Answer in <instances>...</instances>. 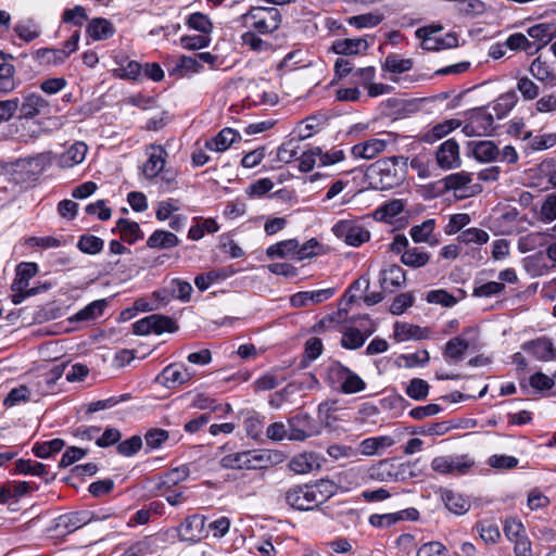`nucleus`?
Instances as JSON below:
<instances>
[{
  "instance_id": "obj_47",
  "label": "nucleus",
  "mask_w": 556,
  "mask_h": 556,
  "mask_svg": "<svg viewBox=\"0 0 556 556\" xmlns=\"http://www.w3.org/2000/svg\"><path fill=\"white\" fill-rule=\"evenodd\" d=\"M65 445L62 439H53L51 441L35 443L31 451L39 458H49L55 453H59Z\"/></svg>"
},
{
  "instance_id": "obj_1",
  "label": "nucleus",
  "mask_w": 556,
  "mask_h": 556,
  "mask_svg": "<svg viewBox=\"0 0 556 556\" xmlns=\"http://www.w3.org/2000/svg\"><path fill=\"white\" fill-rule=\"evenodd\" d=\"M408 157L390 156L378 160L370 166V173L375 180V188L389 190L400 186L406 177Z\"/></svg>"
},
{
  "instance_id": "obj_60",
  "label": "nucleus",
  "mask_w": 556,
  "mask_h": 556,
  "mask_svg": "<svg viewBox=\"0 0 556 556\" xmlns=\"http://www.w3.org/2000/svg\"><path fill=\"white\" fill-rule=\"evenodd\" d=\"M471 180V174L463 170L446 176L444 178V184L446 189L458 191L467 187Z\"/></svg>"
},
{
  "instance_id": "obj_20",
  "label": "nucleus",
  "mask_w": 556,
  "mask_h": 556,
  "mask_svg": "<svg viewBox=\"0 0 556 556\" xmlns=\"http://www.w3.org/2000/svg\"><path fill=\"white\" fill-rule=\"evenodd\" d=\"M88 147L83 141L74 142L65 152L58 157V165L61 168H71L84 162Z\"/></svg>"
},
{
  "instance_id": "obj_33",
  "label": "nucleus",
  "mask_w": 556,
  "mask_h": 556,
  "mask_svg": "<svg viewBox=\"0 0 556 556\" xmlns=\"http://www.w3.org/2000/svg\"><path fill=\"white\" fill-rule=\"evenodd\" d=\"M529 72L540 81H549L556 85V75L554 74L553 67L547 61L543 60L541 55L532 61Z\"/></svg>"
},
{
  "instance_id": "obj_50",
  "label": "nucleus",
  "mask_w": 556,
  "mask_h": 556,
  "mask_svg": "<svg viewBox=\"0 0 556 556\" xmlns=\"http://www.w3.org/2000/svg\"><path fill=\"white\" fill-rule=\"evenodd\" d=\"M14 31L26 42L35 40L40 35V28L33 20L18 22L14 26Z\"/></svg>"
},
{
  "instance_id": "obj_5",
  "label": "nucleus",
  "mask_w": 556,
  "mask_h": 556,
  "mask_svg": "<svg viewBox=\"0 0 556 556\" xmlns=\"http://www.w3.org/2000/svg\"><path fill=\"white\" fill-rule=\"evenodd\" d=\"M358 321H364L361 323V328L351 325L342 332L341 345L346 350H357L362 348L367 338L377 329L376 324L368 315L358 316Z\"/></svg>"
},
{
  "instance_id": "obj_51",
  "label": "nucleus",
  "mask_w": 556,
  "mask_h": 556,
  "mask_svg": "<svg viewBox=\"0 0 556 556\" xmlns=\"http://www.w3.org/2000/svg\"><path fill=\"white\" fill-rule=\"evenodd\" d=\"M104 247V241L93 235H83L80 236L77 248L86 253V254H97L102 251Z\"/></svg>"
},
{
  "instance_id": "obj_41",
  "label": "nucleus",
  "mask_w": 556,
  "mask_h": 556,
  "mask_svg": "<svg viewBox=\"0 0 556 556\" xmlns=\"http://www.w3.org/2000/svg\"><path fill=\"white\" fill-rule=\"evenodd\" d=\"M35 59L43 65H60L66 61V53L61 49L41 48L36 51Z\"/></svg>"
},
{
  "instance_id": "obj_16",
  "label": "nucleus",
  "mask_w": 556,
  "mask_h": 556,
  "mask_svg": "<svg viewBox=\"0 0 556 556\" xmlns=\"http://www.w3.org/2000/svg\"><path fill=\"white\" fill-rule=\"evenodd\" d=\"M285 498L288 505L299 510H312L315 508L307 484L290 488L286 492Z\"/></svg>"
},
{
  "instance_id": "obj_9",
  "label": "nucleus",
  "mask_w": 556,
  "mask_h": 556,
  "mask_svg": "<svg viewBox=\"0 0 556 556\" xmlns=\"http://www.w3.org/2000/svg\"><path fill=\"white\" fill-rule=\"evenodd\" d=\"M471 466L466 456H438L431 462L432 470L442 475H464Z\"/></svg>"
},
{
  "instance_id": "obj_12",
  "label": "nucleus",
  "mask_w": 556,
  "mask_h": 556,
  "mask_svg": "<svg viewBox=\"0 0 556 556\" xmlns=\"http://www.w3.org/2000/svg\"><path fill=\"white\" fill-rule=\"evenodd\" d=\"M148 160L143 164L142 172L146 178H155L164 168L167 151L160 144H151L148 150Z\"/></svg>"
},
{
  "instance_id": "obj_3",
  "label": "nucleus",
  "mask_w": 556,
  "mask_h": 556,
  "mask_svg": "<svg viewBox=\"0 0 556 556\" xmlns=\"http://www.w3.org/2000/svg\"><path fill=\"white\" fill-rule=\"evenodd\" d=\"M270 456L265 451H243L225 455L220 466L225 469L256 470L267 466Z\"/></svg>"
},
{
  "instance_id": "obj_38",
  "label": "nucleus",
  "mask_w": 556,
  "mask_h": 556,
  "mask_svg": "<svg viewBox=\"0 0 556 556\" xmlns=\"http://www.w3.org/2000/svg\"><path fill=\"white\" fill-rule=\"evenodd\" d=\"M116 228L121 233V238L129 244L135 243L142 237V231L138 223L119 218L116 223Z\"/></svg>"
},
{
  "instance_id": "obj_64",
  "label": "nucleus",
  "mask_w": 556,
  "mask_h": 556,
  "mask_svg": "<svg viewBox=\"0 0 556 556\" xmlns=\"http://www.w3.org/2000/svg\"><path fill=\"white\" fill-rule=\"evenodd\" d=\"M29 395L30 392L26 386H18L8 393L3 400V405L7 407H12L22 402H27L29 400Z\"/></svg>"
},
{
  "instance_id": "obj_28",
  "label": "nucleus",
  "mask_w": 556,
  "mask_h": 556,
  "mask_svg": "<svg viewBox=\"0 0 556 556\" xmlns=\"http://www.w3.org/2000/svg\"><path fill=\"white\" fill-rule=\"evenodd\" d=\"M189 476V468L187 466H180L174 469L168 470L159 477V482L156 484L157 490H169L173 486H176L180 482L185 481Z\"/></svg>"
},
{
  "instance_id": "obj_8",
  "label": "nucleus",
  "mask_w": 556,
  "mask_h": 556,
  "mask_svg": "<svg viewBox=\"0 0 556 556\" xmlns=\"http://www.w3.org/2000/svg\"><path fill=\"white\" fill-rule=\"evenodd\" d=\"M329 372L341 383V391L345 394L357 393L366 388V383L357 374L340 363L332 364Z\"/></svg>"
},
{
  "instance_id": "obj_30",
  "label": "nucleus",
  "mask_w": 556,
  "mask_h": 556,
  "mask_svg": "<svg viewBox=\"0 0 556 556\" xmlns=\"http://www.w3.org/2000/svg\"><path fill=\"white\" fill-rule=\"evenodd\" d=\"M349 311L338 303V309L331 314L326 315L318 323V326L324 329H328L333 325H341L349 323L354 325L358 323V316H350Z\"/></svg>"
},
{
  "instance_id": "obj_34",
  "label": "nucleus",
  "mask_w": 556,
  "mask_h": 556,
  "mask_svg": "<svg viewBox=\"0 0 556 556\" xmlns=\"http://www.w3.org/2000/svg\"><path fill=\"white\" fill-rule=\"evenodd\" d=\"M394 440L389 435L367 438L359 443V451L363 455L371 456L379 453V450L390 447Z\"/></svg>"
},
{
  "instance_id": "obj_59",
  "label": "nucleus",
  "mask_w": 556,
  "mask_h": 556,
  "mask_svg": "<svg viewBox=\"0 0 556 556\" xmlns=\"http://www.w3.org/2000/svg\"><path fill=\"white\" fill-rule=\"evenodd\" d=\"M151 317L154 318V323H152L153 333L162 334L163 332H176L178 330L176 321L168 316L152 314Z\"/></svg>"
},
{
  "instance_id": "obj_4",
  "label": "nucleus",
  "mask_w": 556,
  "mask_h": 556,
  "mask_svg": "<svg viewBox=\"0 0 556 556\" xmlns=\"http://www.w3.org/2000/svg\"><path fill=\"white\" fill-rule=\"evenodd\" d=\"M379 136L380 137L370 138L354 144L351 149L353 156L356 159L371 160L384 152L388 147H394L399 137L394 132H382Z\"/></svg>"
},
{
  "instance_id": "obj_56",
  "label": "nucleus",
  "mask_w": 556,
  "mask_h": 556,
  "mask_svg": "<svg viewBox=\"0 0 556 556\" xmlns=\"http://www.w3.org/2000/svg\"><path fill=\"white\" fill-rule=\"evenodd\" d=\"M153 541L146 536L128 546L121 556H147L153 553Z\"/></svg>"
},
{
  "instance_id": "obj_37",
  "label": "nucleus",
  "mask_w": 556,
  "mask_h": 556,
  "mask_svg": "<svg viewBox=\"0 0 556 556\" xmlns=\"http://www.w3.org/2000/svg\"><path fill=\"white\" fill-rule=\"evenodd\" d=\"M518 96L516 91L509 90L501 94L493 104V111L498 119L504 118L517 104Z\"/></svg>"
},
{
  "instance_id": "obj_36",
  "label": "nucleus",
  "mask_w": 556,
  "mask_h": 556,
  "mask_svg": "<svg viewBox=\"0 0 556 556\" xmlns=\"http://www.w3.org/2000/svg\"><path fill=\"white\" fill-rule=\"evenodd\" d=\"M298 245L299 241L296 239L283 240L269 245L266 250V255L269 258L293 256L296 260Z\"/></svg>"
},
{
  "instance_id": "obj_10",
  "label": "nucleus",
  "mask_w": 556,
  "mask_h": 556,
  "mask_svg": "<svg viewBox=\"0 0 556 556\" xmlns=\"http://www.w3.org/2000/svg\"><path fill=\"white\" fill-rule=\"evenodd\" d=\"M291 441H304L317 433L314 419L306 413H299L288 419Z\"/></svg>"
},
{
  "instance_id": "obj_53",
  "label": "nucleus",
  "mask_w": 556,
  "mask_h": 556,
  "mask_svg": "<svg viewBox=\"0 0 556 556\" xmlns=\"http://www.w3.org/2000/svg\"><path fill=\"white\" fill-rule=\"evenodd\" d=\"M429 383L420 378H414L406 388V394L416 401L425 400L429 393Z\"/></svg>"
},
{
  "instance_id": "obj_19",
  "label": "nucleus",
  "mask_w": 556,
  "mask_h": 556,
  "mask_svg": "<svg viewBox=\"0 0 556 556\" xmlns=\"http://www.w3.org/2000/svg\"><path fill=\"white\" fill-rule=\"evenodd\" d=\"M380 286L386 292H394L406 281L405 271L399 265H390L380 273Z\"/></svg>"
},
{
  "instance_id": "obj_45",
  "label": "nucleus",
  "mask_w": 556,
  "mask_h": 556,
  "mask_svg": "<svg viewBox=\"0 0 556 556\" xmlns=\"http://www.w3.org/2000/svg\"><path fill=\"white\" fill-rule=\"evenodd\" d=\"M536 218L544 224L556 220V193H549L544 198Z\"/></svg>"
},
{
  "instance_id": "obj_35",
  "label": "nucleus",
  "mask_w": 556,
  "mask_h": 556,
  "mask_svg": "<svg viewBox=\"0 0 556 556\" xmlns=\"http://www.w3.org/2000/svg\"><path fill=\"white\" fill-rule=\"evenodd\" d=\"M430 261V254L421 248L410 247L409 250L404 251L401 256V262L412 268H420L426 266Z\"/></svg>"
},
{
  "instance_id": "obj_52",
  "label": "nucleus",
  "mask_w": 556,
  "mask_h": 556,
  "mask_svg": "<svg viewBox=\"0 0 556 556\" xmlns=\"http://www.w3.org/2000/svg\"><path fill=\"white\" fill-rule=\"evenodd\" d=\"M434 219H426L420 225L410 228L409 235L415 242H428L434 230Z\"/></svg>"
},
{
  "instance_id": "obj_21",
  "label": "nucleus",
  "mask_w": 556,
  "mask_h": 556,
  "mask_svg": "<svg viewBox=\"0 0 556 556\" xmlns=\"http://www.w3.org/2000/svg\"><path fill=\"white\" fill-rule=\"evenodd\" d=\"M522 349L533 354L540 361H551L556 357L554 343L548 338H539L536 340L526 342Z\"/></svg>"
},
{
  "instance_id": "obj_29",
  "label": "nucleus",
  "mask_w": 556,
  "mask_h": 556,
  "mask_svg": "<svg viewBox=\"0 0 556 556\" xmlns=\"http://www.w3.org/2000/svg\"><path fill=\"white\" fill-rule=\"evenodd\" d=\"M469 146L479 162H493L500 157V150L492 141L470 142Z\"/></svg>"
},
{
  "instance_id": "obj_43",
  "label": "nucleus",
  "mask_w": 556,
  "mask_h": 556,
  "mask_svg": "<svg viewBox=\"0 0 556 556\" xmlns=\"http://www.w3.org/2000/svg\"><path fill=\"white\" fill-rule=\"evenodd\" d=\"M106 300H97L85 306L83 309L77 312L74 316L76 321H87L96 319L97 317L103 314L104 308L106 307Z\"/></svg>"
},
{
  "instance_id": "obj_32",
  "label": "nucleus",
  "mask_w": 556,
  "mask_h": 556,
  "mask_svg": "<svg viewBox=\"0 0 556 556\" xmlns=\"http://www.w3.org/2000/svg\"><path fill=\"white\" fill-rule=\"evenodd\" d=\"M178 237L166 230H155L147 240V245L151 249H172L179 244Z\"/></svg>"
},
{
  "instance_id": "obj_22",
  "label": "nucleus",
  "mask_w": 556,
  "mask_h": 556,
  "mask_svg": "<svg viewBox=\"0 0 556 556\" xmlns=\"http://www.w3.org/2000/svg\"><path fill=\"white\" fill-rule=\"evenodd\" d=\"M312 493L315 508L327 502L338 492V485L329 479H319L313 484H307Z\"/></svg>"
},
{
  "instance_id": "obj_39",
  "label": "nucleus",
  "mask_w": 556,
  "mask_h": 556,
  "mask_svg": "<svg viewBox=\"0 0 556 556\" xmlns=\"http://www.w3.org/2000/svg\"><path fill=\"white\" fill-rule=\"evenodd\" d=\"M468 348L469 343L463 337H455L446 342L443 355L445 358L459 362L464 358Z\"/></svg>"
},
{
  "instance_id": "obj_26",
  "label": "nucleus",
  "mask_w": 556,
  "mask_h": 556,
  "mask_svg": "<svg viewBox=\"0 0 556 556\" xmlns=\"http://www.w3.org/2000/svg\"><path fill=\"white\" fill-rule=\"evenodd\" d=\"M428 337V330L420 326L396 321L394 324V339L399 342L421 340Z\"/></svg>"
},
{
  "instance_id": "obj_6",
  "label": "nucleus",
  "mask_w": 556,
  "mask_h": 556,
  "mask_svg": "<svg viewBox=\"0 0 556 556\" xmlns=\"http://www.w3.org/2000/svg\"><path fill=\"white\" fill-rule=\"evenodd\" d=\"M332 231L337 238L352 247H359L370 239V232L357 220H339L333 225Z\"/></svg>"
},
{
  "instance_id": "obj_57",
  "label": "nucleus",
  "mask_w": 556,
  "mask_h": 556,
  "mask_svg": "<svg viewBox=\"0 0 556 556\" xmlns=\"http://www.w3.org/2000/svg\"><path fill=\"white\" fill-rule=\"evenodd\" d=\"M517 90L521 93L525 101H532L536 99L540 93L539 86L528 76L518 79Z\"/></svg>"
},
{
  "instance_id": "obj_14",
  "label": "nucleus",
  "mask_w": 556,
  "mask_h": 556,
  "mask_svg": "<svg viewBox=\"0 0 556 556\" xmlns=\"http://www.w3.org/2000/svg\"><path fill=\"white\" fill-rule=\"evenodd\" d=\"M194 377V372L184 365L170 364L166 366L161 375L163 386L167 389H173L184 383L191 381Z\"/></svg>"
},
{
  "instance_id": "obj_62",
  "label": "nucleus",
  "mask_w": 556,
  "mask_h": 556,
  "mask_svg": "<svg viewBox=\"0 0 556 556\" xmlns=\"http://www.w3.org/2000/svg\"><path fill=\"white\" fill-rule=\"evenodd\" d=\"M87 18L88 15L86 10L81 5H75L73 9H66L62 14L63 23L73 24L78 27H80Z\"/></svg>"
},
{
  "instance_id": "obj_13",
  "label": "nucleus",
  "mask_w": 556,
  "mask_h": 556,
  "mask_svg": "<svg viewBox=\"0 0 556 556\" xmlns=\"http://www.w3.org/2000/svg\"><path fill=\"white\" fill-rule=\"evenodd\" d=\"M435 159L442 169H452L460 165L459 146L455 139H448L440 144Z\"/></svg>"
},
{
  "instance_id": "obj_44",
  "label": "nucleus",
  "mask_w": 556,
  "mask_h": 556,
  "mask_svg": "<svg viewBox=\"0 0 556 556\" xmlns=\"http://www.w3.org/2000/svg\"><path fill=\"white\" fill-rule=\"evenodd\" d=\"M191 406L198 409H211L212 412L223 410L225 414H228L232 410L229 404H216L214 399L204 393L195 394Z\"/></svg>"
},
{
  "instance_id": "obj_18",
  "label": "nucleus",
  "mask_w": 556,
  "mask_h": 556,
  "mask_svg": "<svg viewBox=\"0 0 556 556\" xmlns=\"http://www.w3.org/2000/svg\"><path fill=\"white\" fill-rule=\"evenodd\" d=\"M334 288L298 292L291 295L290 304L293 307H303L308 303L319 304L329 300L334 294Z\"/></svg>"
},
{
  "instance_id": "obj_58",
  "label": "nucleus",
  "mask_w": 556,
  "mask_h": 556,
  "mask_svg": "<svg viewBox=\"0 0 556 556\" xmlns=\"http://www.w3.org/2000/svg\"><path fill=\"white\" fill-rule=\"evenodd\" d=\"M403 208H404V206H403L402 201L393 200V201L384 204L383 206L377 208L375 211L374 216L378 220L391 219V218L397 216L403 211Z\"/></svg>"
},
{
  "instance_id": "obj_27",
  "label": "nucleus",
  "mask_w": 556,
  "mask_h": 556,
  "mask_svg": "<svg viewBox=\"0 0 556 556\" xmlns=\"http://www.w3.org/2000/svg\"><path fill=\"white\" fill-rule=\"evenodd\" d=\"M116 29L114 25L104 17L92 18L86 28V33L93 40H106L115 34Z\"/></svg>"
},
{
  "instance_id": "obj_61",
  "label": "nucleus",
  "mask_w": 556,
  "mask_h": 556,
  "mask_svg": "<svg viewBox=\"0 0 556 556\" xmlns=\"http://www.w3.org/2000/svg\"><path fill=\"white\" fill-rule=\"evenodd\" d=\"M299 149V140L291 139L287 142H283L277 149V161L282 163H290L296 157Z\"/></svg>"
},
{
  "instance_id": "obj_11",
  "label": "nucleus",
  "mask_w": 556,
  "mask_h": 556,
  "mask_svg": "<svg viewBox=\"0 0 556 556\" xmlns=\"http://www.w3.org/2000/svg\"><path fill=\"white\" fill-rule=\"evenodd\" d=\"M181 541L198 542L205 536V518L200 515L187 517L178 527Z\"/></svg>"
},
{
  "instance_id": "obj_63",
  "label": "nucleus",
  "mask_w": 556,
  "mask_h": 556,
  "mask_svg": "<svg viewBox=\"0 0 556 556\" xmlns=\"http://www.w3.org/2000/svg\"><path fill=\"white\" fill-rule=\"evenodd\" d=\"M427 301L429 303L440 304L444 307H452L457 303V299L446 290L438 289L428 292Z\"/></svg>"
},
{
  "instance_id": "obj_42",
  "label": "nucleus",
  "mask_w": 556,
  "mask_h": 556,
  "mask_svg": "<svg viewBox=\"0 0 556 556\" xmlns=\"http://www.w3.org/2000/svg\"><path fill=\"white\" fill-rule=\"evenodd\" d=\"M241 40L243 46L257 53L268 52L273 49V45L269 41L262 39L258 34L253 30H248L242 34Z\"/></svg>"
},
{
  "instance_id": "obj_17",
  "label": "nucleus",
  "mask_w": 556,
  "mask_h": 556,
  "mask_svg": "<svg viewBox=\"0 0 556 556\" xmlns=\"http://www.w3.org/2000/svg\"><path fill=\"white\" fill-rule=\"evenodd\" d=\"M20 118H34L37 115L49 113V102L38 93L24 97L18 106Z\"/></svg>"
},
{
  "instance_id": "obj_54",
  "label": "nucleus",
  "mask_w": 556,
  "mask_h": 556,
  "mask_svg": "<svg viewBox=\"0 0 556 556\" xmlns=\"http://www.w3.org/2000/svg\"><path fill=\"white\" fill-rule=\"evenodd\" d=\"M187 25L205 35H208L213 29V24L208 16L201 12L190 14L187 20Z\"/></svg>"
},
{
  "instance_id": "obj_46",
  "label": "nucleus",
  "mask_w": 556,
  "mask_h": 556,
  "mask_svg": "<svg viewBox=\"0 0 556 556\" xmlns=\"http://www.w3.org/2000/svg\"><path fill=\"white\" fill-rule=\"evenodd\" d=\"M457 239L460 243H464L467 245H470V244L483 245L489 241L490 236L485 230L472 227V228L463 230Z\"/></svg>"
},
{
  "instance_id": "obj_49",
  "label": "nucleus",
  "mask_w": 556,
  "mask_h": 556,
  "mask_svg": "<svg viewBox=\"0 0 556 556\" xmlns=\"http://www.w3.org/2000/svg\"><path fill=\"white\" fill-rule=\"evenodd\" d=\"M170 295L173 299L180 300L184 303H187L191 299L192 286L180 278H174L169 283Z\"/></svg>"
},
{
  "instance_id": "obj_7",
  "label": "nucleus",
  "mask_w": 556,
  "mask_h": 556,
  "mask_svg": "<svg viewBox=\"0 0 556 556\" xmlns=\"http://www.w3.org/2000/svg\"><path fill=\"white\" fill-rule=\"evenodd\" d=\"M495 129L493 115L484 108H478L470 113L463 132L467 137L492 136Z\"/></svg>"
},
{
  "instance_id": "obj_2",
  "label": "nucleus",
  "mask_w": 556,
  "mask_h": 556,
  "mask_svg": "<svg viewBox=\"0 0 556 556\" xmlns=\"http://www.w3.org/2000/svg\"><path fill=\"white\" fill-rule=\"evenodd\" d=\"M281 18L280 11L274 7L251 8L239 17L244 26L250 27L260 35H268L276 31L280 27Z\"/></svg>"
},
{
  "instance_id": "obj_31",
  "label": "nucleus",
  "mask_w": 556,
  "mask_h": 556,
  "mask_svg": "<svg viewBox=\"0 0 556 556\" xmlns=\"http://www.w3.org/2000/svg\"><path fill=\"white\" fill-rule=\"evenodd\" d=\"M368 47L367 41L362 38L354 39H339L336 40L332 45V50L337 54L341 55H352L357 54L362 50H366Z\"/></svg>"
},
{
  "instance_id": "obj_55",
  "label": "nucleus",
  "mask_w": 556,
  "mask_h": 556,
  "mask_svg": "<svg viewBox=\"0 0 556 556\" xmlns=\"http://www.w3.org/2000/svg\"><path fill=\"white\" fill-rule=\"evenodd\" d=\"M382 21V15L376 13H365L355 16H351L348 23L356 28H369L375 27Z\"/></svg>"
},
{
  "instance_id": "obj_48",
  "label": "nucleus",
  "mask_w": 556,
  "mask_h": 556,
  "mask_svg": "<svg viewBox=\"0 0 556 556\" xmlns=\"http://www.w3.org/2000/svg\"><path fill=\"white\" fill-rule=\"evenodd\" d=\"M413 61L410 59H402L397 54H389L382 65V70L390 73L402 74L410 71Z\"/></svg>"
},
{
  "instance_id": "obj_15",
  "label": "nucleus",
  "mask_w": 556,
  "mask_h": 556,
  "mask_svg": "<svg viewBox=\"0 0 556 556\" xmlns=\"http://www.w3.org/2000/svg\"><path fill=\"white\" fill-rule=\"evenodd\" d=\"M93 517V513L89 510L67 513L56 519V529L65 533H72L91 522Z\"/></svg>"
},
{
  "instance_id": "obj_40",
  "label": "nucleus",
  "mask_w": 556,
  "mask_h": 556,
  "mask_svg": "<svg viewBox=\"0 0 556 556\" xmlns=\"http://www.w3.org/2000/svg\"><path fill=\"white\" fill-rule=\"evenodd\" d=\"M14 473L43 477L48 473V470L42 463L21 458L14 464Z\"/></svg>"
},
{
  "instance_id": "obj_23",
  "label": "nucleus",
  "mask_w": 556,
  "mask_h": 556,
  "mask_svg": "<svg viewBox=\"0 0 556 556\" xmlns=\"http://www.w3.org/2000/svg\"><path fill=\"white\" fill-rule=\"evenodd\" d=\"M445 507L455 515H465L470 509V501L463 494L445 489L441 492Z\"/></svg>"
},
{
  "instance_id": "obj_25",
  "label": "nucleus",
  "mask_w": 556,
  "mask_h": 556,
  "mask_svg": "<svg viewBox=\"0 0 556 556\" xmlns=\"http://www.w3.org/2000/svg\"><path fill=\"white\" fill-rule=\"evenodd\" d=\"M241 139L238 131L232 128L222 129L215 137L205 142L206 149L215 152L226 151L233 142Z\"/></svg>"
},
{
  "instance_id": "obj_24",
  "label": "nucleus",
  "mask_w": 556,
  "mask_h": 556,
  "mask_svg": "<svg viewBox=\"0 0 556 556\" xmlns=\"http://www.w3.org/2000/svg\"><path fill=\"white\" fill-rule=\"evenodd\" d=\"M289 467L295 473H308L320 467L319 457L313 452H304L293 456L289 463Z\"/></svg>"
}]
</instances>
